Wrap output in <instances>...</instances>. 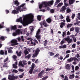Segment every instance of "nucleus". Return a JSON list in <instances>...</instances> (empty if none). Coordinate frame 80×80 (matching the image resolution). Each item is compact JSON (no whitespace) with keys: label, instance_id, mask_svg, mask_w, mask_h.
Returning <instances> with one entry per match:
<instances>
[{"label":"nucleus","instance_id":"obj_56","mask_svg":"<svg viewBox=\"0 0 80 80\" xmlns=\"http://www.w3.org/2000/svg\"><path fill=\"white\" fill-rule=\"evenodd\" d=\"M22 52L21 51H20L19 53H18V54H17L18 56V57H20V56H21V53Z\"/></svg>","mask_w":80,"mask_h":80},{"label":"nucleus","instance_id":"obj_62","mask_svg":"<svg viewBox=\"0 0 80 80\" xmlns=\"http://www.w3.org/2000/svg\"><path fill=\"white\" fill-rule=\"evenodd\" d=\"M72 24H68L67 25V28H69V27H72Z\"/></svg>","mask_w":80,"mask_h":80},{"label":"nucleus","instance_id":"obj_48","mask_svg":"<svg viewBox=\"0 0 80 80\" xmlns=\"http://www.w3.org/2000/svg\"><path fill=\"white\" fill-rule=\"evenodd\" d=\"M63 5V3H59L58 4V6H57V7H61L62 6V5Z\"/></svg>","mask_w":80,"mask_h":80},{"label":"nucleus","instance_id":"obj_53","mask_svg":"<svg viewBox=\"0 0 80 80\" xmlns=\"http://www.w3.org/2000/svg\"><path fill=\"white\" fill-rule=\"evenodd\" d=\"M50 12L52 13H54L55 11L54 10V9H51L50 10Z\"/></svg>","mask_w":80,"mask_h":80},{"label":"nucleus","instance_id":"obj_11","mask_svg":"<svg viewBox=\"0 0 80 80\" xmlns=\"http://www.w3.org/2000/svg\"><path fill=\"white\" fill-rule=\"evenodd\" d=\"M44 72V71H42L39 74H38V76L40 78H42V76L43 75V73Z\"/></svg>","mask_w":80,"mask_h":80},{"label":"nucleus","instance_id":"obj_12","mask_svg":"<svg viewBox=\"0 0 80 80\" xmlns=\"http://www.w3.org/2000/svg\"><path fill=\"white\" fill-rule=\"evenodd\" d=\"M60 27L61 28H63V27H64L65 25V23L63 22H61L60 24Z\"/></svg>","mask_w":80,"mask_h":80},{"label":"nucleus","instance_id":"obj_13","mask_svg":"<svg viewBox=\"0 0 80 80\" xmlns=\"http://www.w3.org/2000/svg\"><path fill=\"white\" fill-rule=\"evenodd\" d=\"M5 40V37L3 36H2L0 37V43H2V41Z\"/></svg>","mask_w":80,"mask_h":80},{"label":"nucleus","instance_id":"obj_5","mask_svg":"<svg viewBox=\"0 0 80 80\" xmlns=\"http://www.w3.org/2000/svg\"><path fill=\"white\" fill-rule=\"evenodd\" d=\"M12 44H11V46H15V45H17L18 44L17 43V40L15 39H13L12 40L11 42Z\"/></svg>","mask_w":80,"mask_h":80},{"label":"nucleus","instance_id":"obj_50","mask_svg":"<svg viewBox=\"0 0 80 80\" xmlns=\"http://www.w3.org/2000/svg\"><path fill=\"white\" fill-rule=\"evenodd\" d=\"M78 18L79 19V20H80V13H78Z\"/></svg>","mask_w":80,"mask_h":80},{"label":"nucleus","instance_id":"obj_41","mask_svg":"<svg viewBox=\"0 0 80 80\" xmlns=\"http://www.w3.org/2000/svg\"><path fill=\"white\" fill-rule=\"evenodd\" d=\"M48 78V77L45 76V77H43L42 78V80H45L46 79H47V78Z\"/></svg>","mask_w":80,"mask_h":80},{"label":"nucleus","instance_id":"obj_63","mask_svg":"<svg viewBox=\"0 0 80 80\" xmlns=\"http://www.w3.org/2000/svg\"><path fill=\"white\" fill-rule=\"evenodd\" d=\"M23 77V74L19 76V78H22Z\"/></svg>","mask_w":80,"mask_h":80},{"label":"nucleus","instance_id":"obj_21","mask_svg":"<svg viewBox=\"0 0 80 80\" xmlns=\"http://www.w3.org/2000/svg\"><path fill=\"white\" fill-rule=\"evenodd\" d=\"M24 53L25 54V56H26L29 53V52L27 51V49H26L25 50H24Z\"/></svg>","mask_w":80,"mask_h":80},{"label":"nucleus","instance_id":"obj_35","mask_svg":"<svg viewBox=\"0 0 80 80\" xmlns=\"http://www.w3.org/2000/svg\"><path fill=\"white\" fill-rule=\"evenodd\" d=\"M35 68V64L32 63L31 66V69H33Z\"/></svg>","mask_w":80,"mask_h":80},{"label":"nucleus","instance_id":"obj_26","mask_svg":"<svg viewBox=\"0 0 80 80\" xmlns=\"http://www.w3.org/2000/svg\"><path fill=\"white\" fill-rule=\"evenodd\" d=\"M45 5V4H43V2L42 3V4L39 5V8L40 9H41L42 8V7H43V5Z\"/></svg>","mask_w":80,"mask_h":80},{"label":"nucleus","instance_id":"obj_59","mask_svg":"<svg viewBox=\"0 0 80 80\" xmlns=\"http://www.w3.org/2000/svg\"><path fill=\"white\" fill-rule=\"evenodd\" d=\"M75 14H72V18L73 19L75 18Z\"/></svg>","mask_w":80,"mask_h":80},{"label":"nucleus","instance_id":"obj_60","mask_svg":"<svg viewBox=\"0 0 80 80\" xmlns=\"http://www.w3.org/2000/svg\"><path fill=\"white\" fill-rule=\"evenodd\" d=\"M17 34L16 33V32H14L12 34V35L13 36H16V35H17Z\"/></svg>","mask_w":80,"mask_h":80},{"label":"nucleus","instance_id":"obj_7","mask_svg":"<svg viewBox=\"0 0 80 80\" xmlns=\"http://www.w3.org/2000/svg\"><path fill=\"white\" fill-rule=\"evenodd\" d=\"M38 42L36 40H31V43L32 45H33L34 46L36 45V43H38Z\"/></svg>","mask_w":80,"mask_h":80},{"label":"nucleus","instance_id":"obj_46","mask_svg":"<svg viewBox=\"0 0 80 80\" xmlns=\"http://www.w3.org/2000/svg\"><path fill=\"white\" fill-rule=\"evenodd\" d=\"M33 69H30L29 71V73L30 74H32L33 73Z\"/></svg>","mask_w":80,"mask_h":80},{"label":"nucleus","instance_id":"obj_44","mask_svg":"<svg viewBox=\"0 0 80 80\" xmlns=\"http://www.w3.org/2000/svg\"><path fill=\"white\" fill-rule=\"evenodd\" d=\"M79 68H80L79 67H78V66H76L75 67V70L77 71V70H78Z\"/></svg>","mask_w":80,"mask_h":80},{"label":"nucleus","instance_id":"obj_29","mask_svg":"<svg viewBox=\"0 0 80 80\" xmlns=\"http://www.w3.org/2000/svg\"><path fill=\"white\" fill-rule=\"evenodd\" d=\"M66 11L68 13H70V12H71V10L69 8H67V10Z\"/></svg>","mask_w":80,"mask_h":80},{"label":"nucleus","instance_id":"obj_51","mask_svg":"<svg viewBox=\"0 0 80 80\" xmlns=\"http://www.w3.org/2000/svg\"><path fill=\"white\" fill-rule=\"evenodd\" d=\"M12 72L13 73H18V71H17V70H16L15 69H13L12 70Z\"/></svg>","mask_w":80,"mask_h":80},{"label":"nucleus","instance_id":"obj_54","mask_svg":"<svg viewBox=\"0 0 80 80\" xmlns=\"http://www.w3.org/2000/svg\"><path fill=\"white\" fill-rule=\"evenodd\" d=\"M18 70L19 72H23L24 71V70H23V69H22L20 68Z\"/></svg>","mask_w":80,"mask_h":80},{"label":"nucleus","instance_id":"obj_3","mask_svg":"<svg viewBox=\"0 0 80 80\" xmlns=\"http://www.w3.org/2000/svg\"><path fill=\"white\" fill-rule=\"evenodd\" d=\"M53 0H52L48 2H43V4H44L45 7H46L47 6H49L50 5H53Z\"/></svg>","mask_w":80,"mask_h":80},{"label":"nucleus","instance_id":"obj_1","mask_svg":"<svg viewBox=\"0 0 80 80\" xmlns=\"http://www.w3.org/2000/svg\"><path fill=\"white\" fill-rule=\"evenodd\" d=\"M25 4H22L20 6H18L17 8H16V10H13L12 11V13H13V14H18L19 13V11L20 12H21L23 10L22 9L21 10V8L22 7H23L24 5H25Z\"/></svg>","mask_w":80,"mask_h":80},{"label":"nucleus","instance_id":"obj_9","mask_svg":"<svg viewBox=\"0 0 80 80\" xmlns=\"http://www.w3.org/2000/svg\"><path fill=\"white\" fill-rule=\"evenodd\" d=\"M65 68L66 70H70V65L68 64L65 66Z\"/></svg>","mask_w":80,"mask_h":80},{"label":"nucleus","instance_id":"obj_37","mask_svg":"<svg viewBox=\"0 0 80 80\" xmlns=\"http://www.w3.org/2000/svg\"><path fill=\"white\" fill-rule=\"evenodd\" d=\"M49 55L50 56H53L54 55V53L52 52H49Z\"/></svg>","mask_w":80,"mask_h":80},{"label":"nucleus","instance_id":"obj_22","mask_svg":"<svg viewBox=\"0 0 80 80\" xmlns=\"http://www.w3.org/2000/svg\"><path fill=\"white\" fill-rule=\"evenodd\" d=\"M37 19L39 21L41 20V18H42V16L38 15L37 17Z\"/></svg>","mask_w":80,"mask_h":80},{"label":"nucleus","instance_id":"obj_55","mask_svg":"<svg viewBox=\"0 0 80 80\" xmlns=\"http://www.w3.org/2000/svg\"><path fill=\"white\" fill-rule=\"evenodd\" d=\"M59 17H60V19H61V20L64 18L63 17V16L62 14L60 15V16H59Z\"/></svg>","mask_w":80,"mask_h":80},{"label":"nucleus","instance_id":"obj_34","mask_svg":"<svg viewBox=\"0 0 80 80\" xmlns=\"http://www.w3.org/2000/svg\"><path fill=\"white\" fill-rule=\"evenodd\" d=\"M31 17L32 18L29 20V21H30L31 22H32L33 21V15H32Z\"/></svg>","mask_w":80,"mask_h":80},{"label":"nucleus","instance_id":"obj_2","mask_svg":"<svg viewBox=\"0 0 80 80\" xmlns=\"http://www.w3.org/2000/svg\"><path fill=\"white\" fill-rule=\"evenodd\" d=\"M28 15L23 16V20L24 22V24L25 26H26V25H28L30 23V21L29 20H27V18H28Z\"/></svg>","mask_w":80,"mask_h":80},{"label":"nucleus","instance_id":"obj_17","mask_svg":"<svg viewBox=\"0 0 80 80\" xmlns=\"http://www.w3.org/2000/svg\"><path fill=\"white\" fill-rule=\"evenodd\" d=\"M75 2V0H69V5H72Z\"/></svg>","mask_w":80,"mask_h":80},{"label":"nucleus","instance_id":"obj_64","mask_svg":"<svg viewBox=\"0 0 80 80\" xmlns=\"http://www.w3.org/2000/svg\"><path fill=\"white\" fill-rule=\"evenodd\" d=\"M59 54L58 53H57L56 54V55H55L54 56V57H58V56L59 55Z\"/></svg>","mask_w":80,"mask_h":80},{"label":"nucleus","instance_id":"obj_18","mask_svg":"<svg viewBox=\"0 0 80 80\" xmlns=\"http://www.w3.org/2000/svg\"><path fill=\"white\" fill-rule=\"evenodd\" d=\"M75 32L76 33H79L80 30V28L76 27L75 28Z\"/></svg>","mask_w":80,"mask_h":80},{"label":"nucleus","instance_id":"obj_14","mask_svg":"<svg viewBox=\"0 0 80 80\" xmlns=\"http://www.w3.org/2000/svg\"><path fill=\"white\" fill-rule=\"evenodd\" d=\"M17 39L18 41H20V40H22V42H24V39H23V36H21V38H18Z\"/></svg>","mask_w":80,"mask_h":80},{"label":"nucleus","instance_id":"obj_61","mask_svg":"<svg viewBox=\"0 0 80 80\" xmlns=\"http://www.w3.org/2000/svg\"><path fill=\"white\" fill-rule=\"evenodd\" d=\"M74 30H75V28H74L72 27L70 28V31L72 32V31H73Z\"/></svg>","mask_w":80,"mask_h":80},{"label":"nucleus","instance_id":"obj_23","mask_svg":"<svg viewBox=\"0 0 80 80\" xmlns=\"http://www.w3.org/2000/svg\"><path fill=\"white\" fill-rule=\"evenodd\" d=\"M74 77H75V75H74V74L71 75L69 76V78H70V79H72V78H74Z\"/></svg>","mask_w":80,"mask_h":80},{"label":"nucleus","instance_id":"obj_8","mask_svg":"<svg viewBox=\"0 0 80 80\" xmlns=\"http://www.w3.org/2000/svg\"><path fill=\"white\" fill-rule=\"evenodd\" d=\"M67 9V7H65V6H63L61 8L60 10V12H62V13H64L65 12V10Z\"/></svg>","mask_w":80,"mask_h":80},{"label":"nucleus","instance_id":"obj_20","mask_svg":"<svg viewBox=\"0 0 80 80\" xmlns=\"http://www.w3.org/2000/svg\"><path fill=\"white\" fill-rule=\"evenodd\" d=\"M74 60V58H70L67 60V61L68 62H72L73 60Z\"/></svg>","mask_w":80,"mask_h":80},{"label":"nucleus","instance_id":"obj_57","mask_svg":"<svg viewBox=\"0 0 80 80\" xmlns=\"http://www.w3.org/2000/svg\"><path fill=\"white\" fill-rule=\"evenodd\" d=\"M64 80H68V77L67 76H65L64 77Z\"/></svg>","mask_w":80,"mask_h":80},{"label":"nucleus","instance_id":"obj_24","mask_svg":"<svg viewBox=\"0 0 80 80\" xmlns=\"http://www.w3.org/2000/svg\"><path fill=\"white\" fill-rule=\"evenodd\" d=\"M64 43H65V39H63L60 42L61 45H63Z\"/></svg>","mask_w":80,"mask_h":80},{"label":"nucleus","instance_id":"obj_15","mask_svg":"<svg viewBox=\"0 0 80 80\" xmlns=\"http://www.w3.org/2000/svg\"><path fill=\"white\" fill-rule=\"evenodd\" d=\"M18 66L19 67H24V66L22 64V62L20 61L19 62Z\"/></svg>","mask_w":80,"mask_h":80},{"label":"nucleus","instance_id":"obj_4","mask_svg":"<svg viewBox=\"0 0 80 80\" xmlns=\"http://www.w3.org/2000/svg\"><path fill=\"white\" fill-rule=\"evenodd\" d=\"M40 50L39 49V48H37L35 51V53H34L33 55L32 56V58H35V57H37L38 54L39 52H40Z\"/></svg>","mask_w":80,"mask_h":80},{"label":"nucleus","instance_id":"obj_32","mask_svg":"<svg viewBox=\"0 0 80 80\" xmlns=\"http://www.w3.org/2000/svg\"><path fill=\"white\" fill-rule=\"evenodd\" d=\"M73 42V40H72V39H69L68 41V43L69 44V43H71L72 42Z\"/></svg>","mask_w":80,"mask_h":80},{"label":"nucleus","instance_id":"obj_25","mask_svg":"<svg viewBox=\"0 0 80 80\" xmlns=\"http://www.w3.org/2000/svg\"><path fill=\"white\" fill-rule=\"evenodd\" d=\"M44 42V47H46V45L47 44V40H46L43 41Z\"/></svg>","mask_w":80,"mask_h":80},{"label":"nucleus","instance_id":"obj_27","mask_svg":"<svg viewBox=\"0 0 80 80\" xmlns=\"http://www.w3.org/2000/svg\"><path fill=\"white\" fill-rule=\"evenodd\" d=\"M20 30L19 29H17L16 31V32L18 35H19V34H20Z\"/></svg>","mask_w":80,"mask_h":80},{"label":"nucleus","instance_id":"obj_16","mask_svg":"<svg viewBox=\"0 0 80 80\" xmlns=\"http://www.w3.org/2000/svg\"><path fill=\"white\" fill-rule=\"evenodd\" d=\"M42 24L43 25H44V27H47L48 26V24L47 23V22L45 21H43L42 22Z\"/></svg>","mask_w":80,"mask_h":80},{"label":"nucleus","instance_id":"obj_52","mask_svg":"<svg viewBox=\"0 0 80 80\" xmlns=\"http://www.w3.org/2000/svg\"><path fill=\"white\" fill-rule=\"evenodd\" d=\"M76 44H73L72 45V48H75L76 47Z\"/></svg>","mask_w":80,"mask_h":80},{"label":"nucleus","instance_id":"obj_39","mask_svg":"<svg viewBox=\"0 0 80 80\" xmlns=\"http://www.w3.org/2000/svg\"><path fill=\"white\" fill-rule=\"evenodd\" d=\"M13 67L14 68H18V66L14 64H13Z\"/></svg>","mask_w":80,"mask_h":80},{"label":"nucleus","instance_id":"obj_31","mask_svg":"<svg viewBox=\"0 0 80 80\" xmlns=\"http://www.w3.org/2000/svg\"><path fill=\"white\" fill-rule=\"evenodd\" d=\"M35 37L37 40H39L41 36L40 35H36Z\"/></svg>","mask_w":80,"mask_h":80},{"label":"nucleus","instance_id":"obj_38","mask_svg":"<svg viewBox=\"0 0 80 80\" xmlns=\"http://www.w3.org/2000/svg\"><path fill=\"white\" fill-rule=\"evenodd\" d=\"M53 68H48L46 70V72H47L48 71H50V70H53Z\"/></svg>","mask_w":80,"mask_h":80},{"label":"nucleus","instance_id":"obj_6","mask_svg":"<svg viewBox=\"0 0 80 80\" xmlns=\"http://www.w3.org/2000/svg\"><path fill=\"white\" fill-rule=\"evenodd\" d=\"M17 78H18L17 76L15 77L14 75H8V78L9 80H15V79Z\"/></svg>","mask_w":80,"mask_h":80},{"label":"nucleus","instance_id":"obj_19","mask_svg":"<svg viewBox=\"0 0 80 80\" xmlns=\"http://www.w3.org/2000/svg\"><path fill=\"white\" fill-rule=\"evenodd\" d=\"M46 22L49 23H51V22H52V20L50 18H48L46 19Z\"/></svg>","mask_w":80,"mask_h":80},{"label":"nucleus","instance_id":"obj_36","mask_svg":"<svg viewBox=\"0 0 80 80\" xmlns=\"http://www.w3.org/2000/svg\"><path fill=\"white\" fill-rule=\"evenodd\" d=\"M0 54L2 55H4V51L2 50H1L0 51Z\"/></svg>","mask_w":80,"mask_h":80},{"label":"nucleus","instance_id":"obj_47","mask_svg":"<svg viewBox=\"0 0 80 80\" xmlns=\"http://www.w3.org/2000/svg\"><path fill=\"white\" fill-rule=\"evenodd\" d=\"M72 38L73 39V41H74V42H77V39H76V38L75 37H72Z\"/></svg>","mask_w":80,"mask_h":80},{"label":"nucleus","instance_id":"obj_45","mask_svg":"<svg viewBox=\"0 0 80 80\" xmlns=\"http://www.w3.org/2000/svg\"><path fill=\"white\" fill-rule=\"evenodd\" d=\"M12 58H13V59L16 60L17 58V56L15 55H14L12 56Z\"/></svg>","mask_w":80,"mask_h":80},{"label":"nucleus","instance_id":"obj_42","mask_svg":"<svg viewBox=\"0 0 80 80\" xmlns=\"http://www.w3.org/2000/svg\"><path fill=\"white\" fill-rule=\"evenodd\" d=\"M30 57H31V54H28L27 56H26L25 57V58H28V59H29V58H30Z\"/></svg>","mask_w":80,"mask_h":80},{"label":"nucleus","instance_id":"obj_28","mask_svg":"<svg viewBox=\"0 0 80 80\" xmlns=\"http://www.w3.org/2000/svg\"><path fill=\"white\" fill-rule=\"evenodd\" d=\"M60 1H61V0H56V2H55V5H57L58 3H60Z\"/></svg>","mask_w":80,"mask_h":80},{"label":"nucleus","instance_id":"obj_40","mask_svg":"<svg viewBox=\"0 0 80 80\" xmlns=\"http://www.w3.org/2000/svg\"><path fill=\"white\" fill-rule=\"evenodd\" d=\"M8 53H13V51L12 49H8Z\"/></svg>","mask_w":80,"mask_h":80},{"label":"nucleus","instance_id":"obj_10","mask_svg":"<svg viewBox=\"0 0 80 80\" xmlns=\"http://www.w3.org/2000/svg\"><path fill=\"white\" fill-rule=\"evenodd\" d=\"M17 26L14 25V26H11V30H15L17 29Z\"/></svg>","mask_w":80,"mask_h":80},{"label":"nucleus","instance_id":"obj_43","mask_svg":"<svg viewBox=\"0 0 80 80\" xmlns=\"http://www.w3.org/2000/svg\"><path fill=\"white\" fill-rule=\"evenodd\" d=\"M40 30L39 29L37 32L36 35H40Z\"/></svg>","mask_w":80,"mask_h":80},{"label":"nucleus","instance_id":"obj_58","mask_svg":"<svg viewBox=\"0 0 80 80\" xmlns=\"http://www.w3.org/2000/svg\"><path fill=\"white\" fill-rule=\"evenodd\" d=\"M67 22H70L71 20L70 19H66Z\"/></svg>","mask_w":80,"mask_h":80},{"label":"nucleus","instance_id":"obj_33","mask_svg":"<svg viewBox=\"0 0 80 80\" xmlns=\"http://www.w3.org/2000/svg\"><path fill=\"white\" fill-rule=\"evenodd\" d=\"M70 39V37H68L66 38H64V41H67V42H68L69 41V39Z\"/></svg>","mask_w":80,"mask_h":80},{"label":"nucleus","instance_id":"obj_30","mask_svg":"<svg viewBox=\"0 0 80 80\" xmlns=\"http://www.w3.org/2000/svg\"><path fill=\"white\" fill-rule=\"evenodd\" d=\"M22 63L23 64V65H27V62L25 60H23L22 61Z\"/></svg>","mask_w":80,"mask_h":80},{"label":"nucleus","instance_id":"obj_49","mask_svg":"<svg viewBox=\"0 0 80 80\" xmlns=\"http://www.w3.org/2000/svg\"><path fill=\"white\" fill-rule=\"evenodd\" d=\"M7 63H5L3 65V67H8V66H7Z\"/></svg>","mask_w":80,"mask_h":80}]
</instances>
